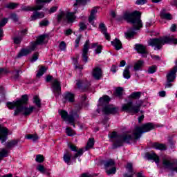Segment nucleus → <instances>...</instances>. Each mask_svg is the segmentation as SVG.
Wrapping results in <instances>:
<instances>
[{"label":"nucleus","mask_w":177,"mask_h":177,"mask_svg":"<svg viewBox=\"0 0 177 177\" xmlns=\"http://www.w3.org/2000/svg\"><path fill=\"white\" fill-rule=\"evenodd\" d=\"M151 129H154V125L153 123H147L142 127H136L132 135L129 133H124L122 135H118L117 132H113L109 134L111 142H113V149L120 147L125 143H129L131 140H138L140 139L142 133L145 132H149Z\"/></svg>","instance_id":"f257e3e1"},{"label":"nucleus","mask_w":177,"mask_h":177,"mask_svg":"<svg viewBox=\"0 0 177 177\" xmlns=\"http://www.w3.org/2000/svg\"><path fill=\"white\" fill-rule=\"evenodd\" d=\"M28 101V96L27 95H22L20 100H17L16 102H7L6 105L10 110H12V109L16 107L14 115H19V114L21 113L23 114V115H25V117H27V115H30V114H31L35 109V107L34 106H30L29 108L26 106Z\"/></svg>","instance_id":"f03ea898"},{"label":"nucleus","mask_w":177,"mask_h":177,"mask_svg":"<svg viewBox=\"0 0 177 177\" xmlns=\"http://www.w3.org/2000/svg\"><path fill=\"white\" fill-rule=\"evenodd\" d=\"M177 44V39L171 36H163L160 38L150 39L148 41V45L154 48V50H160L162 48L163 45L169 44Z\"/></svg>","instance_id":"7ed1b4c3"},{"label":"nucleus","mask_w":177,"mask_h":177,"mask_svg":"<svg viewBox=\"0 0 177 177\" xmlns=\"http://www.w3.org/2000/svg\"><path fill=\"white\" fill-rule=\"evenodd\" d=\"M45 38H46V35H41L39 36L36 41L31 43L29 48L21 49V50L17 55V58L20 59V57H23V56H27V55H30V53L34 52V50L37 49L38 45H42L44 41H45Z\"/></svg>","instance_id":"20e7f679"},{"label":"nucleus","mask_w":177,"mask_h":177,"mask_svg":"<svg viewBox=\"0 0 177 177\" xmlns=\"http://www.w3.org/2000/svg\"><path fill=\"white\" fill-rule=\"evenodd\" d=\"M100 104L104 106L102 111L104 114H117L118 113V108L114 107L111 105H107L110 103V97L108 95H104L99 100Z\"/></svg>","instance_id":"39448f33"},{"label":"nucleus","mask_w":177,"mask_h":177,"mask_svg":"<svg viewBox=\"0 0 177 177\" xmlns=\"http://www.w3.org/2000/svg\"><path fill=\"white\" fill-rule=\"evenodd\" d=\"M57 21L62 23L63 21L68 23H74L77 20V16L74 12H66L61 11L57 17Z\"/></svg>","instance_id":"423d86ee"},{"label":"nucleus","mask_w":177,"mask_h":177,"mask_svg":"<svg viewBox=\"0 0 177 177\" xmlns=\"http://www.w3.org/2000/svg\"><path fill=\"white\" fill-rule=\"evenodd\" d=\"M59 114L61 115L62 120H64V121H68L69 124H71V125H73V128H75V124H74V122H75V120H77V118H79L80 117L77 112H72L71 113H70V115H68V113H67V111L61 110L59 111Z\"/></svg>","instance_id":"0eeeda50"},{"label":"nucleus","mask_w":177,"mask_h":177,"mask_svg":"<svg viewBox=\"0 0 177 177\" xmlns=\"http://www.w3.org/2000/svg\"><path fill=\"white\" fill-rule=\"evenodd\" d=\"M141 16L142 13L139 11H135L131 13L125 12L123 15V19L129 23H142Z\"/></svg>","instance_id":"6e6552de"},{"label":"nucleus","mask_w":177,"mask_h":177,"mask_svg":"<svg viewBox=\"0 0 177 177\" xmlns=\"http://www.w3.org/2000/svg\"><path fill=\"white\" fill-rule=\"evenodd\" d=\"M176 73L177 66H175L166 75L167 82L165 84V88H171L172 86V82H174L176 78Z\"/></svg>","instance_id":"1a4fd4ad"},{"label":"nucleus","mask_w":177,"mask_h":177,"mask_svg":"<svg viewBox=\"0 0 177 177\" xmlns=\"http://www.w3.org/2000/svg\"><path fill=\"white\" fill-rule=\"evenodd\" d=\"M122 110L127 113H131V114H138L140 111V105H133L132 102H129L122 106Z\"/></svg>","instance_id":"9d476101"},{"label":"nucleus","mask_w":177,"mask_h":177,"mask_svg":"<svg viewBox=\"0 0 177 177\" xmlns=\"http://www.w3.org/2000/svg\"><path fill=\"white\" fill-rule=\"evenodd\" d=\"M52 0H37L36 6H26L23 8V10L34 12V10H41L44 8V3H49Z\"/></svg>","instance_id":"9b49d317"},{"label":"nucleus","mask_w":177,"mask_h":177,"mask_svg":"<svg viewBox=\"0 0 177 177\" xmlns=\"http://www.w3.org/2000/svg\"><path fill=\"white\" fill-rule=\"evenodd\" d=\"M115 162H114V160L111 159L105 161L104 165L106 169L107 175H111L112 174H115V171H117V169H115V167H113V165H115Z\"/></svg>","instance_id":"f8f14e48"},{"label":"nucleus","mask_w":177,"mask_h":177,"mask_svg":"<svg viewBox=\"0 0 177 177\" xmlns=\"http://www.w3.org/2000/svg\"><path fill=\"white\" fill-rule=\"evenodd\" d=\"M68 147H69L72 151H77L72 157L73 160H77L78 157H81V156L84 154V149L82 148L78 149V147L73 144H68Z\"/></svg>","instance_id":"ddd939ff"},{"label":"nucleus","mask_w":177,"mask_h":177,"mask_svg":"<svg viewBox=\"0 0 177 177\" xmlns=\"http://www.w3.org/2000/svg\"><path fill=\"white\" fill-rule=\"evenodd\" d=\"M52 91L55 96H59L62 91V87L60 86V82L57 79H54L52 84Z\"/></svg>","instance_id":"4468645a"},{"label":"nucleus","mask_w":177,"mask_h":177,"mask_svg":"<svg viewBox=\"0 0 177 177\" xmlns=\"http://www.w3.org/2000/svg\"><path fill=\"white\" fill-rule=\"evenodd\" d=\"M88 52H89V40H86L82 49V60L84 63L88 62Z\"/></svg>","instance_id":"2eb2a0df"},{"label":"nucleus","mask_w":177,"mask_h":177,"mask_svg":"<svg viewBox=\"0 0 177 177\" xmlns=\"http://www.w3.org/2000/svg\"><path fill=\"white\" fill-rule=\"evenodd\" d=\"M92 75L95 80H99L103 77V73L102 69L99 67H96L93 70Z\"/></svg>","instance_id":"dca6fc26"},{"label":"nucleus","mask_w":177,"mask_h":177,"mask_svg":"<svg viewBox=\"0 0 177 177\" xmlns=\"http://www.w3.org/2000/svg\"><path fill=\"white\" fill-rule=\"evenodd\" d=\"M125 168H126L127 171H128V172H129L130 174L128 173H126L124 174V177H133V175L135 174V171H133L132 163L128 162L126 165Z\"/></svg>","instance_id":"f3484780"},{"label":"nucleus","mask_w":177,"mask_h":177,"mask_svg":"<svg viewBox=\"0 0 177 177\" xmlns=\"http://www.w3.org/2000/svg\"><path fill=\"white\" fill-rule=\"evenodd\" d=\"M75 95L73 93L67 92L64 95V99L65 102H69V103H74L75 101Z\"/></svg>","instance_id":"a211bd4d"},{"label":"nucleus","mask_w":177,"mask_h":177,"mask_svg":"<svg viewBox=\"0 0 177 177\" xmlns=\"http://www.w3.org/2000/svg\"><path fill=\"white\" fill-rule=\"evenodd\" d=\"M76 85L79 89H88L91 86V83L83 80H77Z\"/></svg>","instance_id":"6ab92c4d"},{"label":"nucleus","mask_w":177,"mask_h":177,"mask_svg":"<svg viewBox=\"0 0 177 177\" xmlns=\"http://www.w3.org/2000/svg\"><path fill=\"white\" fill-rule=\"evenodd\" d=\"M99 29L101 31V32L104 34L106 39H107L108 41H110V35L107 33V27L106 26V25L104 24H100Z\"/></svg>","instance_id":"aec40b11"},{"label":"nucleus","mask_w":177,"mask_h":177,"mask_svg":"<svg viewBox=\"0 0 177 177\" xmlns=\"http://www.w3.org/2000/svg\"><path fill=\"white\" fill-rule=\"evenodd\" d=\"M136 50H137L138 53H141L142 55H147V50L146 46H143V44H137L135 45Z\"/></svg>","instance_id":"412c9836"},{"label":"nucleus","mask_w":177,"mask_h":177,"mask_svg":"<svg viewBox=\"0 0 177 177\" xmlns=\"http://www.w3.org/2000/svg\"><path fill=\"white\" fill-rule=\"evenodd\" d=\"M45 17V13L43 12L35 11L32 15L30 17V20L34 21V20H37L38 19H44Z\"/></svg>","instance_id":"4be33fe9"},{"label":"nucleus","mask_w":177,"mask_h":177,"mask_svg":"<svg viewBox=\"0 0 177 177\" xmlns=\"http://www.w3.org/2000/svg\"><path fill=\"white\" fill-rule=\"evenodd\" d=\"M151 147L156 150H167V145H165V144H160L158 142L152 143Z\"/></svg>","instance_id":"5701e85b"},{"label":"nucleus","mask_w":177,"mask_h":177,"mask_svg":"<svg viewBox=\"0 0 177 177\" xmlns=\"http://www.w3.org/2000/svg\"><path fill=\"white\" fill-rule=\"evenodd\" d=\"M147 158H148V160H153L156 164H158V162H160V158L155 153H148L147 155Z\"/></svg>","instance_id":"b1692460"},{"label":"nucleus","mask_w":177,"mask_h":177,"mask_svg":"<svg viewBox=\"0 0 177 177\" xmlns=\"http://www.w3.org/2000/svg\"><path fill=\"white\" fill-rule=\"evenodd\" d=\"M64 162H66V164H67L68 165H70V162H71V153H70V151H66L64 153Z\"/></svg>","instance_id":"393cba45"},{"label":"nucleus","mask_w":177,"mask_h":177,"mask_svg":"<svg viewBox=\"0 0 177 177\" xmlns=\"http://www.w3.org/2000/svg\"><path fill=\"white\" fill-rule=\"evenodd\" d=\"M111 44L116 50H120L122 48V44L118 39H115L113 41H111Z\"/></svg>","instance_id":"a878e982"},{"label":"nucleus","mask_w":177,"mask_h":177,"mask_svg":"<svg viewBox=\"0 0 177 177\" xmlns=\"http://www.w3.org/2000/svg\"><path fill=\"white\" fill-rule=\"evenodd\" d=\"M19 144V140H12L6 143V147L7 149H12L15 147V146H17Z\"/></svg>","instance_id":"bb28decb"},{"label":"nucleus","mask_w":177,"mask_h":177,"mask_svg":"<svg viewBox=\"0 0 177 177\" xmlns=\"http://www.w3.org/2000/svg\"><path fill=\"white\" fill-rule=\"evenodd\" d=\"M96 13H97V8H94L91 12V15L88 18L89 23H92L93 20H95L96 19Z\"/></svg>","instance_id":"cd10ccee"},{"label":"nucleus","mask_w":177,"mask_h":177,"mask_svg":"<svg viewBox=\"0 0 177 177\" xmlns=\"http://www.w3.org/2000/svg\"><path fill=\"white\" fill-rule=\"evenodd\" d=\"M129 68H131L130 66H127L123 71V77L126 78V80H129L131 78V72L129 71Z\"/></svg>","instance_id":"c85d7f7f"},{"label":"nucleus","mask_w":177,"mask_h":177,"mask_svg":"<svg viewBox=\"0 0 177 177\" xmlns=\"http://www.w3.org/2000/svg\"><path fill=\"white\" fill-rule=\"evenodd\" d=\"M140 96H142V92L140 91L133 92L129 96V99H140Z\"/></svg>","instance_id":"c756f323"},{"label":"nucleus","mask_w":177,"mask_h":177,"mask_svg":"<svg viewBox=\"0 0 177 177\" xmlns=\"http://www.w3.org/2000/svg\"><path fill=\"white\" fill-rule=\"evenodd\" d=\"M33 103H35V104L37 106V107H39V109H40V107L42 106V104L41 103V99L38 95H35L33 97Z\"/></svg>","instance_id":"7c9ffc66"},{"label":"nucleus","mask_w":177,"mask_h":177,"mask_svg":"<svg viewBox=\"0 0 177 177\" xmlns=\"http://www.w3.org/2000/svg\"><path fill=\"white\" fill-rule=\"evenodd\" d=\"M144 62L142 60L138 61L134 65L135 71H139V70H142V67H143Z\"/></svg>","instance_id":"2f4dec72"},{"label":"nucleus","mask_w":177,"mask_h":177,"mask_svg":"<svg viewBox=\"0 0 177 177\" xmlns=\"http://www.w3.org/2000/svg\"><path fill=\"white\" fill-rule=\"evenodd\" d=\"M26 139L31 140L33 142H37V140L39 139V137L37 134H28L26 136Z\"/></svg>","instance_id":"473e14b6"},{"label":"nucleus","mask_w":177,"mask_h":177,"mask_svg":"<svg viewBox=\"0 0 177 177\" xmlns=\"http://www.w3.org/2000/svg\"><path fill=\"white\" fill-rule=\"evenodd\" d=\"M160 17L162 19H165L166 20H171L172 15L169 13H165L164 12H160Z\"/></svg>","instance_id":"72a5a7b5"},{"label":"nucleus","mask_w":177,"mask_h":177,"mask_svg":"<svg viewBox=\"0 0 177 177\" xmlns=\"http://www.w3.org/2000/svg\"><path fill=\"white\" fill-rule=\"evenodd\" d=\"M123 91H124V88H122V87L117 88L114 93L115 96H117V97H121L122 96Z\"/></svg>","instance_id":"f704fd0d"},{"label":"nucleus","mask_w":177,"mask_h":177,"mask_svg":"<svg viewBox=\"0 0 177 177\" xmlns=\"http://www.w3.org/2000/svg\"><path fill=\"white\" fill-rule=\"evenodd\" d=\"M19 6V3H8L6 4L5 8H7V9H16Z\"/></svg>","instance_id":"c9c22d12"},{"label":"nucleus","mask_w":177,"mask_h":177,"mask_svg":"<svg viewBox=\"0 0 177 177\" xmlns=\"http://www.w3.org/2000/svg\"><path fill=\"white\" fill-rule=\"evenodd\" d=\"M94 145H95V140H93V138H89L87 142V145L86 147V150H88V149H92Z\"/></svg>","instance_id":"e433bc0d"},{"label":"nucleus","mask_w":177,"mask_h":177,"mask_svg":"<svg viewBox=\"0 0 177 177\" xmlns=\"http://www.w3.org/2000/svg\"><path fill=\"white\" fill-rule=\"evenodd\" d=\"M45 71H46V68H45V67L42 66L38 71L37 74V77L38 78H39V77H42V75H44V74L45 73Z\"/></svg>","instance_id":"4c0bfd02"},{"label":"nucleus","mask_w":177,"mask_h":177,"mask_svg":"<svg viewBox=\"0 0 177 177\" xmlns=\"http://www.w3.org/2000/svg\"><path fill=\"white\" fill-rule=\"evenodd\" d=\"M73 64L75 66V68H79L80 70H82V68H84L82 65H78V59L75 58H73Z\"/></svg>","instance_id":"58836bf2"},{"label":"nucleus","mask_w":177,"mask_h":177,"mask_svg":"<svg viewBox=\"0 0 177 177\" xmlns=\"http://www.w3.org/2000/svg\"><path fill=\"white\" fill-rule=\"evenodd\" d=\"M143 27L142 23H133V30H139Z\"/></svg>","instance_id":"ea45409f"},{"label":"nucleus","mask_w":177,"mask_h":177,"mask_svg":"<svg viewBox=\"0 0 177 177\" xmlns=\"http://www.w3.org/2000/svg\"><path fill=\"white\" fill-rule=\"evenodd\" d=\"M45 158H44V156L42 155H37L36 156V158H35V161L37 162H44Z\"/></svg>","instance_id":"a19ab883"},{"label":"nucleus","mask_w":177,"mask_h":177,"mask_svg":"<svg viewBox=\"0 0 177 177\" xmlns=\"http://www.w3.org/2000/svg\"><path fill=\"white\" fill-rule=\"evenodd\" d=\"M157 71V66H151L148 69L149 74H154Z\"/></svg>","instance_id":"79ce46f5"},{"label":"nucleus","mask_w":177,"mask_h":177,"mask_svg":"<svg viewBox=\"0 0 177 177\" xmlns=\"http://www.w3.org/2000/svg\"><path fill=\"white\" fill-rule=\"evenodd\" d=\"M37 171H39L41 174H45V172L46 171V169H45V167H44V165H39L37 167Z\"/></svg>","instance_id":"37998d69"},{"label":"nucleus","mask_w":177,"mask_h":177,"mask_svg":"<svg viewBox=\"0 0 177 177\" xmlns=\"http://www.w3.org/2000/svg\"><path fill=\"white\" fill-rule=\"evenodd\" d=\"M6 23L0 24V41H2V37H3V30H2L1 27H5Z\"/></svg>","instance_id":"c03bdc74"},{"label":"nucleus","mask_w":177,"mask_h":177,"mask_svg":"<svg viewBox=\"0 0 177 177\" xmlns=\"http://www.w3.org/2000/svg\"><path fill=\"white\" fill-rule=\"evenodd\" d=\"M88 1L89 0H76L74 6H77V5H85Z\"/></svg>","instance_id":"a18cd8bd"},{"label":"nucleus","mask_w":177,"mask_h":177,"mask_svg":"<svg viewBox=\"0 0 177 177\" xmlns=\"http://www.w3.org/2000/svg\"><path fill=\"white\" fill-rule=\"evenodd\" d=\"M8 156V151L5 149H3L0 151V158L6 157Z\"/></svg>","instance_id":"49530a36"},{"label":"nucleus","mask_w":177,"mask_h":177,"mask_svg":"<svg viewBox=\"0 0 177 177\" xmlns=\"http://www.w3.org/2000/svg\"><path fill=\"white\" fill-rule=\"evenodd\" d=\"M67 48V45L66 44V42L61 41L59 44V49L60 50H65Z\"/></svg>","instance_id":"de8ad7c7"},{"label":"nucleus","mask_w":177,"mask_h":177,"mask_svg":"<svg viewBox=\"0 0 177 177\" xmlns=\"http://www.w3.org/2000/svg\"><path fill=\"white\" fill-rule=\"evenodd\" d=\"M66 129V135H68V136H73L74 131H73L71 128L67 127Z\"/></svg>","instance_id":"09e8293b"},{"label":"nucleus","mask_w":177,"mask_h":177,"mask_svg":"<svg viewBox=\"0 0 177 177\" xmlns=\"http://www.w3.org/2000/svg\"><path fill=\"white\" fill-rule=\"evenodd\" d=\"M80 30H81V31H84V30H86V28H88V24H85V23H81L79 25Z\"/></svg>","instance_id":"8fccbe9b"},{"label":"nucleus","mask_w":177,"mask_h":177,"mask_svg":"<svg viewBox=\"0 0 177 177\" xmlns=\"http://www.w3.org/2000/svg\"><path fill=\"white\" fill-rule=\"evenodd\" d=\"M125 37L126 38H132V37H133V35H135V32H126L124 33Z\"/></svg>","instance_id":"3c124183"},{"label":"nucleus","mask_w":177,"mask_h":177,"mask_svg":"<svg viewBox=\"0 0 177 177\" xmlns=\"http://www.w3.org/2000/svg\"><path fill=\"white\" fill-rule=\"evenodd\" d=\"M81 37L82 35H79V37L75 39V48H78V46H80V41H81Z\"/></svg>","instance_id":"603ef678"},{"label":"nucleus","mask_w":177,"mask_h":177,"mask_svg":"<svg viewBox=\"0 0 177 177\" xmlns=\"http://www.w3.org/2000/svg\"><path fill=\"white\" fill-rule=\"evenodd\" d=\"M147 3V0H137L136 1V5H145V3Z\"/></svg>","instance_id":"864d4df0"},{"label":"nucleus","mask_w":177,"mask_h":177,"mask_svg":"<svg viewBox=\"0 0 177 177\" xmlns=\"http://www.w3.org/2000/svg\"><path fill=\"white\" fill-rule=\"evenodd\" d=\"M37 60H38V53H36L32 55L31 62H37Z\"/></svg>","instance_id":"5fc2aeb1"},{"label":"nucleus","mask_w":177,"mask_h":177,"mask_svg":"<svg viewBox=\"0 0 177 177\" xmlns=\"http://www.w3.org/2000/svg\"><path fill=\"white\" fill-rule=\"evenodd\" d=\"M102 49H103V47L100 45H98L97 46V48L95 49V53H97V54L102 53Z\"/></svg>","instance_id":"6e6d98bb"},{"label":"nucleus","mask_w":177,"mask_h":177,"mask_svg":"<svg viewBox=\"0 0 177 177\" xmlns=\"http://www.w3.org/2000/svg\"><path fill=\"white\" fill-rule=\"evenodd\" d=\"M20 42H21V37H17L14 38V44H19Z\"/></svg>","instance_id":"4d7b16f0"},{"label":"nucleus","mask_w":177,"mask_h":177,"mask_svg":"<svg viewBox=\"0 0 177 177\" xmlns=\"http://www.w3.org/2000/svg\"><path fill=\"white\" fill-rule=\"evenodd\" d=\"M177 26L175 24H173L170 27V31L172 32H175L176 31Z\"/></svg>","instance_id":"13d9d810"},{"label":"nucleus","mask_w":177,"mask_h":177,"mask_svg":"<svg viewBox=\"0 0 177 177\" xmlns=\"http://www.w3.org/2000/svg\"><path fill=\"white\" fill-rule=\"evenodd\" d=\"M151 59H153V60H161V57L158 55H151Z\"/></svg>","instance_id":"bf43d9fd"},{"label":"nucleus","mask_w":177,"mask_h":177,"mask_svg":"<svg viewBox=\"0 0 177 177\" xmlns=\"http://www.w3.org/2000/svg\"><path fill=\"white\" fill-rule=\"evenodd\" d=\"M10 18H11L14 21H18L17 15H16V14H12V15H11Z\"/></svg>","instance_id":"052dcab7"},{"label":"nucleus","mask_w":177,"mask_h":177,"mask_svg":"<svg viewBox=\"0 0 177 177\" xmlns=\"http://www.w3.org/2000/svg\"><path fill=\"white\" fill-rule=\"evenodd\" d=\"M56 10H57V7H56V6L52 7L49 10V13H55V12H56Z\"/></svg>","instance_id":"680f3d73"},{"label":"nucleus","mask_w":177,"mask_h":177,"mask_svg":"<svg viewBox=\"0 0 177 177\" xmlns=\"http://www.w3.org/2000/svg\"><path fill=\"white\" fill-rule=\"evenodd\" d=\"M65 35H71L73 34V30L71 29H68L64 32Z\"/></svg>","instance_id":"e2e57ef3"},{"label":"nucleus","mask_w":177,"mask_h":177,"mask_svg":"<svg viewBox=\"0 0 177 177\" xmlns=\"http://www.w3.org/2000/svg\"><path fill=\"white\" fill-rule=\"evenodd\" d=\"M53 80V76L48 75L46 78V82H50Z\"/></svg>","instance_id":"0e129e2a"},{"label":"nucleus","mask_w":177,"mask_h":177,"mask_svg":"<svg viewBox=\"0 0 177 177\" xmlns=\"http://www.w3.org/2000/svg\"><path fill=\"white\" fill-rule=\"evenodd\" d=\"M111 71H112V73H116L117 72V66L115 65H113L111 68Z\"/></svg>","instance_id":"69168bd1"},{"label":"nucleus","mask_w":177,"mask_h":177,"mask_svg":"<svg viewBox=\"0 0 177 177\" xmlns=\"http://www.w3.org/2000/svg\"><path fill=\"white\" fill-rule=\"evenodd\" d=\"M7 73H8V71L6 69L0 68V74H7Z\"/></svg>","instance_id":"338daca9"},{"label":"nucleus","mask_w":177,"mask_h":177,"mask_svg":"<svg viewBox=\"0 0 177 177\" xmlns=\"http://www.w3.org/2000/svg\"><path fill=\"white\" fill-rule=\"evenodd\" d=\"M165 95H166L165 91H160V92H159V96H160V97H165Z\"/></svg>","instance_id":"774afa93"}]
</instances>
